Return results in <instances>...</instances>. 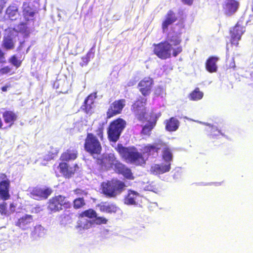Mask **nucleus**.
I'll use <instances>...</instances> for the list:
<instances>
[{"label": "nucleus", "mask_w": 253, "mask_h": 253, "mask_svg": "<svg viewBox=\"0 0 253 253\" xmlns=\"http://www.w3.org/2000/svg\"><path fill=\"white\" fill-rule=\"evenodd\" d=\"M153 53L161 60H166L171 57H176L182 51V47L181 46L175 48H171V44L168 41H163L158 43H154Z\"/></svg>", "instance_id": "obj_1"}, {"label": "nucleus", "mask_w": 253, "mask_h": 253, "mask_svg": "<svg viewBox=\"0 0 253 253\" xmlns=\"http://www.w3.org/2000/svg\"><path fill=\"white\" fill-rule=\"evenodd\" d=\"M115 149L121 157L126 161L136 165L145 164V160L142 154L136 150L135 148L125 147L120 143L118 144Z\"/></svg>", "instance_id": "obj_2"}, {"label": "nucleus", "mask_w": 253, "mask_h": 253, "mask_svg": "<svg viewBox=\"0 0 253 253\" xmlns=\"http://www.w3.org/2000/svg\"><path fill=\"white\" fill-rule=\"evenodd\" d=\"M126 126V121L121 118H117L111 121L109 123L108 130H107L109 141L113 142L118 141Z\"/></svg>", "instance_id": "obj_3"}, {"label": "nucleus", "mask_w": 253, "mask_h": 253, "mask_svg": "<svg viewBox=\"0 0 253 253\" xmlns=\"http://www.w3.org/2000/svg\"><path fill=\"white\" fill-rule=\"evenodd\" d=\"M71 208V203L65 196L59 195L54 196L47 202V209L50 213L59 212L63 209H69Z\"/></svg>", "instance_id": "obj_4"}, {"label": "nucleus", "mask_w": 253, "mask_h": 253, "mask_svg": "<svg viewBox=\"0 0 253 253\" xmlns=\"http://www.w3.org/2000/svg\"><path fill=\"white\" fill-rule=\"evenodd\" d=\"M84 148L87 153L92 156L100 155L102 151L101 144L92 133H88L86 135Z\"/></svg>", "instance_id": "obj_5"}, {"label": "nucleus", "mask_w": 253, "mask_h": 253, "mask_svg": "<svg viewBox=\"0 0 253 253\" xmlns=\"http://www.w3.org/2000/svg\"><path fill=\"white\" fill-rule=\"evenodd\" d=\"M146 102V98L140 97L133 102L130 107V110L134 114L135 118L139 121H145L146 119L147 110L145 107Z\"/></svg>", "instance_id": "obj_6"}, {"label": "nucleus", "mask_w": 253, "mask_h": 253, "mask_svg": "<svg viewBox=\"0 0 253 253\" xmlns=\"http://www.w3.org/2000/svg\"><path fill=\"white\" fill-rule=\"evenodd\" d=\"M126 106V100L125 99H120L114 101L109 106L106 112L107 119L121 114L123 110V108Z\"/></svg>", "instance_id": "obj_7"}, {"label": "nucleus", "mask_w": 253, "mask_h": 253, "mask_svg": "<svg viewBox=\"0 0 253 253\" xmlns=\"http://www.w3.org/2000/svg\"><path fill=\"white\" fill-rule=\"evenodd\" d=\"M10 180L4 173H0V199L6 201L10 199Z\"/></svg>", "instance_id": "obj_8"}, {"label": "nucleus", "mask_w": 253, "mask_h": 253, "mask_svg": "<svg viewBox=\"0 0 253 253\" xmlns=\"http://www.w3.org/2000/svg\"><path fill=\"white\" fill-rule=\"evenodd\" d=\"M52 193V190L50 188H42L36 186L31 190L30 196L35 200L41 201L47 199Z\"/></svg>", "instance_id": "obj_9"}, {"label": "nucleus", "mask_w": 253, "mask_h": 253, "mask_svg": "<svg viewBox=\"0 0 253 253\" xmlns=\"http://www.w3.org/2000/svg\"><path fill=\"white\" fill-rule=\"evenodd\" d=\"M59 169L60 173L66 178H70L74 173L78 171L79 169L78 165L74 164L73 166H69L67 162H60L59 166L57 167Z\"/></svg>", "instance_id": "obj_10"}, {"label": "nucleus", "mask_w": 253, "mask_h": 253, "mask_svg": "<svg viewBox=\"0 0 253 253\" xmlns=\"http://www.w3.org/2000/svg\"><path fill=\"white\" fill-rule=\"evenodd\" d=\"M153 85V79L149 77H146L140 81L138 84H137V87H138L139 91L142 95L144 96H147L151 93Z\"/></svg>", "instance_id": "obj_11"}, {"label": "nucleus", "mask_w": 253, "mask_h": 253, "mask_svg": "<svg viewBox=\"0 0 253 253\" xmlns=\"http://www.w3.org/2000/svg\"><path fill=\"white\" fill-rule=\"evenodd\" d=\"M244 32V26L238 22L231 31V40H230V41H231V44L238 46L239 41L241 40V36Z\"/></svg>", "instance_id": "obj_12"}, {"label": "nucleus", "mask_w": 253, "mask_h": 253, "mask_svg": "<svg viewBox=\"0 0 253 253\" xmlns=\"http://www.w3.org/2000/svg\"><path fill=\"white\" fill-rule=\"evenodd\" d=\"M114 169L116 173L122 175L124 178L128 180L134 179V176L130 168L119 162H117L114 164Z\"/></svg>", "instance_id": "obj_13"}, {"label": "nucleus", "mask_w": 253, "mask_h": 253, "mask_svg": "<svg viewBox=\"0 0 253 253\" xmlns=\"http://www.w3.org/2000/svg\"><path fill=\"white\" fill-rule=\"evenodd\" d=\"M96 98V95H95V93L88 94L81 106V110L84 112L85 114H91L92 109L94 108L95 99Z\"/></svg>", "instance_id": "obj_14"}, {"label": "nucleus", "mask_w": 253, "mask_h": 253, "mask_svg": "<svg viewBox=\"0 0 253 253\" xmlns=\"http://www.w3.org/2000/svg\"><path fill=\"white\" fill-rule=\"evenodd\" d=\"M164 146H165V143L161 141L153 144H149L144 145L142 148V154L145 155L148 157L157 155L161 147H164Z\"/></svg>", "instance_id": "obj_15"}, {"label": "nucleus", "mask_w": 253, "mask_h": 253, "mask_svg": "<svg viewBox=\"0 0 253 253\" xmlns=\"http://www.w3.org/2000/svg\"><path fill=\"white\" fill-rule=\"evenodd\" d=\"M161 116V114H154L152 112L150 114V120L148 124L144 125L142 129V133L146 135H150L152 130L156 125L158 118Z\"/></svg>", "instance_id": "obj_16"}, {"label": "nucleus", "mask_w": 253, "mask_h": 253, "mask_svg": "<svg viewBox=\"0 0 253 253\" xmlns=\"http://www.w3.org/2000/svg\"><path fill=\"white\" fill-rule=\"evenodd\" d=\"M177 20V17L174 11L172 10L168 11L165 15V18L163 20L162 24H161V28H162L163 32H164L167 31L169 27Z\"/></svg>", "instance_id": "obj_17"}, {"label": "nucleus", "mask_w": 253, "mask_h": 253, "mask_svg": "<svg viewBox=\"0 0 253 253\" xmlns=\"http://www.w3.org/2000/svg\"><path fill=\"white\" fill-rule=\"evenodd\" d=\"M170 163H166V164H154L151 166V173L158 175L169 172L170 169Z\"/></svg>", "instance_id": "obj_18"}, {"label": "nucleus", "mask_w": 253, "mask_h": 253, "mask_svg": "<svg viewBox=\"0 0 253 253\" xmlns=\"http://www.w3.org/2000/svg\"><path fill=\"white\" fill-rule=\"evenodd\" d=\"M239 6V2L236 0H226L224 6L225 15L230 16L233 15L238 9Z\"/></svg>", "instance_id": "obj_19"}, {"label": "nucleus", "mask_w": 253, "mask_h": 253, "mask_svg": "<svg viewBox=\"0 0 253 253\" xmlns=\"http://www.w3.org/2000/svg\"><path fill=\"white\" fill-rule=\"evenodd\" d=\"M12 32V30H9V33L3 37L2 47L6 50L13 49L15 47L14 37Z\"/></svg>", "instance_id": "obj_20"}, {"label": "nucleus", "mask_w": 253, "mask_h": 253, "mask_svg": "<svg viewBox=\"0 0 253 253\" xmlns=\"http://www.w3.org/2000/svg\"><path fill=\"white\" fill-rule=\"evenodd\" d=\"M97 207L100 212L109 214L116 213L119 209L115 204L108 202H101L97 205Z\"/></svg>", "instance_id": "obj_21"}, {"label": "nucleus", "mask_w": 253, "mask_h": 253, "mask_svg": "<svg viewBox=\"0 0 253 253\" xmlns=\"http://www.w3.org/2000/svg\"><path fill=\"white\" fill-rule=\"evenodd\" d=\"M78 156V151L75 149L70 148L62 153L59 159L62 162H68L75 160Z\"/></svg>", "instance_id": "obj_22"}, {"label": "nucleus", "mask_w": 253, "mask_h": 253, "mask_svg": "<svg viewBox=\"0 0 253 253\" xmlns=\"http://www.w3.org/2000/svg\"><path fill=\"white\" fill-rule=\"evenodd\" d=\"M2 118L4 123L8 125L7 127H11L17 121V115L14 111L9 110L2 113Z\"/></svg>", "instance_id": "obj_23"}, {"label": "nucleus", "mask_w": 253, "mask_h": 253, "mask_svg": "<svg viewBox=\"0 0 253 253\" xmlns=\"http://www.w3.org/2000/svg\"><path fill=\"white\" fill-rule=\"evenodd\" d=\"M109 181L111 186L113 187V189L114 192H115L116 196L121 194V193L125 190L126 186L125 183L123 181L118 179H113L111 180H109Z\"/></svg>", "instance_id": "obj_24"}, {"label": "nucleus", "mask_w": 253, "mask_h": 253, "mask_svg": "<svg viewBox=\"0 0 253 253\" xmlns=\"http://www.w3.org/2000/svg\"><path fill=\"white\" fill-rule=\"evenodd\" d=\"M179 127V121L175 117H170L165 121V129L169 132L175 131Z\"/></svg>", "instance_id": "obj_25"}, {"label": "nucleus", "mask_w": 253, "mask_h": 253, "mask_svg": "<svg viewBox=\"0 0 253 253\" xmlns=\"http://www.w3.org/2000/svg\"><path fill=\"white\" fill-rule=\"evenodd\" d=\"M101 186L102 193L108 198H114L116 196V194L109 180L102 182Z\"/></svg>", "instance_id": "obj_26"}, {"label": "nucleus", "mask_w": 253, "mask_h": 253, "mask_svg": "<svg viewBox=\"0 0 253 253\" xmlns=\"http://www.w3.org/2000/svg\"><path fill=\"white\" fill-rule=\"evenodd\" d=\"M117 162L119 161L115 160L113 157L111 156H106L100 160L99 163L102 169H108L110 168H114V164Z\"/></svg>", "instance_id": "obj_27"}, {"label": "nucleus", "mask_w": 253, "mask_h": 253, "mask_svg": "<svg viewBox=\"0 0 253 253\" xmlns=\"http://www.w3.org/2000/svg\"><path fill=\"white\" fill-rule=\"evenodd\" d=\"M140 197L139 194L134 191L128 190L127 195L125 198V203L127 205H134L136 200Z\"/></svg>", "instance_id": "obj_28"}, {"label": "nucleus", "mask_w": 253, "mask_h": 253, "mask_svg": "<svg viewBox=\"0 0 253 253\" xmlns=\"http://www.w3.org/2000/svg\"><path fill=\"white\" fill-rule=\"evenodd\" d=\"M218 58L214 57L208 58L206 62V68L210 73H214L217 71V62Z\"/></svg>", "instance_id": "obj_29"}, {"label": "nucleus", "mask_w": 253, "mask_h": 253, "mask_svg": "<svg viewBox=\"0 0 253 253\" xmlns=\"http://www.w3.org/2000/svg\"><path fill=\"white\" fill-rule=\"evenodd\" d=\"M23 13L24 18L26 20H29L32 19L35 15V12L33 10L31 7L29 5L27 2H24L23 5Z\"/></svg>", "instance_id": "obj_30"}, {"label": "nucleus", "mask_w": 253, "mask_h": 253, "mask_svg": "<svg viewBox=\"0 0 253 253\" xmlns=\"http://www.w3.org/2000/svg\"><path fill=\"white\" fill-rule=\"evenodd\" d=\"M8 17L11 20L16 19V16L19 14L18 13V7L15 5H10L8 6L5 11Z\"/></svg>", "instance_id": "obj_31"}, {"label": "nucleus", "mask_w": 253, "mask_h": 253, "mask_svg": "<svg viewBox=\"0 0 253 253\" xmlns=\"http://www.w3.org/2000/svg\"><path fill=\"white\" fill-rule=\"evenodd\" d=\"M32 221V216L30 214H26L17 220V226L24 228L25 226L30 224Z\"/></svg>", "instance_id": "obj_32"}, {"label": "nucleus", "mask_w": 253, "mask_h": 253, "mask_svg": "<svg viewBox=\"0 0 253 253\" xmlns=\"http://www.w3.org/2000/svg\"><path fill=\"white\" fill-rule=\"evenodd\" d=\"M162 157L166 163H170L172 160V154H171L170 149L166 145L164 146Z\"/></svg>", "instance_id": "obj_33"}, {"label": "nucleus", "mask_w": 253, "mask_h": 253, "mask_svg": "<svg viewBox=\"0 0 253 253\" xmlns=\"http://www.w3.org/2000/svg\"><path fill=\"white\" fill-rule=\"evenodd\" d=\"M203 93L199 90L198 87H196L193 91L190 93L189 97L192 101H198L203 97Z\"/></svg>", "instance_id": "obj_34"}, {"label": "nucleus", "mask_w": 253, "mask_h": 253, "mask_svg": "<svg viewBox=\"0 0 253 253\" xmlns=\"http://www.w3.org/2000/svg\"><path fill=\"white\" fill-rule=\"evenodd\" d=\"M81 217L95 218L97 216L96 211L92 209H87L80 214Z\"/></svg>", "instance_id": "obj_35"}, {"label": "nucleus", "mask_w": 253, "mask_h": 253, "mask_svg": "<svg viewBox=\"0 0 253 253\" xmlns=\"http://www.w3.org/2000/svg\"><path fill=\"white\" fill-rule=\"evenodd\" d=\"M73 215L72 212H64L59 216L60 221L62 223H70L72 220Z\"/></svg>", "instance_id": "obj_36"}, {"label": "nucleus", "mask_w": 253, "mask_h": 253, "mask_svg": "<svg viewBox=\"0 0 253 253\" xmlns=\"http://www.w3.org/2000/svg\"><path fill=\"white\" fill-rule=\"evenodd\" d=\"M166 41H168L169 43H171L172 44L171 45L177 46L181 43L182 40L179 36L176 34H175L170 36L169 38H168V40Z\"/></svg>", "instance_id": "obj_37"}, {"label": "nucleus", "mask_w": 253, "mask_h": 253, "mask_svg": "<svg viewBox=\"0 0 253 253\" xmlns=\"http://www.w3.org/2000/svg\"><path fill=\"white\" fill-rule=\"evenodd\" d=\"M85 205V201L83 197H79L73 201V207L75 209H80Z\"/></svg>", "instance_id": "obj_38"}, {"label": "nucleus", "mask_w": 253, "mask_h": 253, "mask_svg": "<svg viewBox=\"0 0 253 253\" xmlns=\"http://www.w3.org/2000/svg\"><path fill=\"white\" fill-rule=\"evenodd\" d=\"M93 56V52L91 51V50L88 51L87 54H86L85 56L81 57V61L80 63V65L81 67L85 66L87 65L88 62L90 61V57H92Z\"/></svg>", "instance_id": "obj_39"}, {"label": "nucleus", "mask_w": 253, "mask_h": 253, "mask_svg": "<svg viewBox=\"0 0 253 253\" xmlns=\"http://www.w3.org/2000/svg\"><path fill=\"white\" fill-rule=\"evenodd\" d=\"M9 62L10 64L15 66L17 68L20 67L21 65V61L18 60L16 55H12L9 59Z\"/></svg>", "instance_id": "obj_40"}, {"label": "nucleus", "mask_w": 253, "mask_h": 253, "mask_svg": "<svg viewBox=\"0 0 253 253\" xmlns=\"http://www.w3.org/2000/svg\"><path fill=\"white\" fill-rule=\"evenodd\" d=\"M95 132H96L98 137H99L100 139L102 140L104 137V126H103V125H99L96 130H95Z\"/></svg>", "instance_id": "obj_41"}, {"label": "nucleus", "mask_w": 253, "mask_h": 253, "mask_svg": "<svg viewBox=\"0 0 253 253\" xmlns=\"http://www.w3.org/2000/svg\"><path fill=\"white\" fill-rule=\"evenodd\" d=\"M94 218L95 222H96V223L98 225L106 224L108 221V220L104 216H97L96 217Z\"/></svg>", "instance_id": "obj_42"}, {"label": "nucleus", "mask_w": 253, "mask_h": 253, "mask_svg": "<svg viewBox=\"0 0 253 253\" xmlns=\"http://www.w3.org/2000/svg\"><path fill=\"white\" fill-rule=\"evenodd\" d=\"M0 213L1 215L7 214V203L5 202L0 204Z\"/></svg>", "instance_id": "obj_43"}, {"label": "nucleus", "mask_w": 253, "mask_h": 253, "mask_svg": "<svg viewBox=\"0 0 253 253\" xmlns=\"http://www.w3.org/2000/svg\"><path fill=\"white\" fill-rule=\"evenodd\" d=\"M73 192L74 194L78 196H86L87 195V193L85 190L80 188H76L74 190Z\"/></svg>", "instance_id": "obj_44"}, {"label": "nucleus", "mask_w": 253, "mask_h": 253, "mask_svg": "<svg viewBox=\"0 0 253 253\" xmlns=\"http://www.w3.org/2000/svg\"><path fill=\"white\" fill-rule=\"evenodd\" d=\"M10 71V68L6 66L0 69V74L2 75L6 74Z\"/></svg>", "instance_id": "obj_45"}, {"label": "nucleus", "mask_w": 253, "mask_h": 253, "mask_svg": "<svg viewBox=\"0 0 253 253\" xmlns=\"http://www.w3.org/2000/svg\"><path fill=\"white\" fill-rule=\"evenodd\" d=\"M183 4L191 6L193 4L194 0H181Z\"/></svg>", "instance_id": "obj_46"}, {"label": "nucleus", "mask_w": 253, "mask_h": 253, "mask_svg": "<svg viewBox=\"0 0 253 253\" xmlns=\"http://www.w3.org/2000/svg\"><path fill=\"white\" fill-rule=\"evenodd\" d=\"M229 64L227 63V60L226 61V66L227 68H232L234 67V62L233 59L231 58L229 59Z\"/></svg>", "instance_id": "obj_47"}, {"label": "nucleus", "mask_w": 253, "mask_h": 253, "mask_svg": "<svg viewBox=\"0 0 253 253\" xmlns=\"http://www.w3.org/2000/svg\"><path fill=\"white\" fill-rule=\"evenodd\" d=\"M10 87H11V85L10 84L6 85H4V86L1 87V90H2V91H3V92H5V91H7V89H8L9 88H10Z\"/></svg>", "instance_id": "obj_48"}, {"label": "nucleus", "mask_w": 253, "mask_h": 253, "mask_svg": "<svg viewBox=\"0 0 253 253\" xmlns=\"http://www.w3.org/2000/svg\"><path fill=\"white\" fill-rule=\"evenodd\" d=\"M5 59L4 52L0 48V61H2Z\"/></svg>", "instance_id": "obj_49"}, {"label": "nucleus", "mask_w": 253, "mask_h": 253, "mask_svg": "<svg viewBox=\"0 0 253 253\" xmlns=\"http://www.w3.org/2000/svg\"><path fill=\"white\" fill-rule=\"evenodd\" d=\"M3 126V123H2V121H1V118L0 117V129H6V128H8V127H7V126H5L4 127H2Z\"/></svg>", "instance_id": "obj_50"}, {"label": "nucleus", "mask_w": 253, "mask_h": 253, "mask_svg": "<svg viewBox=\"0 0 253 253\" xmlns=\"http://www.w3.org/2000/svg\"><path fill=\"white\" fill-rule=\"evenodd\" d=\"M57 155V153L55 152L54 153H52V155H49V157H47V160H51L55 156V155Z\"/></svg>", "instance_id": "obj_51"}, {"label": "nucleus", "mask_w": 253, "mask_h": 253, "mask_svg": "<svg viewBox=\"0 0 253 253\" xmlns=\"http://www.w3.org/2000/svg\"><path fill=\"white\" fill-rule=\"evenodd\" d=\"M3 8V2L2 0H0V14L2 11Z\"/></svg>", "instance_id": "obj_52"}, {"label": "nucleus", "mask_w": 253, "mask_h": 253, "mask_svg": "<svg viewBox=\"0 0 253 253\" xmlns=\"http://www.w3.org/2000/svg\"><path fill=\"white\" fill-rule=\"evenodd\" d=\"M15 205L13 203H10V208H15Z\"/></svg>", "instance_id": "obj_53"}, {"label": "nucleus", "mask_w": 253, "mask_h": 253, "mask_svg": "<svg viewBox=\"0 0 253 253\" xmlns=\"http://www.w3.org/2000/svg\"><path fill=\"white\" fill-rule=\"evenodd\" d=\"M252 11L253 12V4H252Z\"/></svg>", "instance_id": "obj_54"}, {"label": "nucleus", "mask_w": 253, "mask_h": 253, "mask_svg": "<svg viewBox=\"0 0 253 253\" xmlns=\"http://www.w3.org/2000/svg\"><path fill=\"white\" fill-rule=\"evenodd\" d=\"M1 37V33H0V38Z\"/></svg>", "instance_id": "obj_55"}, {"label": "nucleus", "mask_w": 253, "mask_h": 253, "mask_svg": "<svg viewBox=\"0 0 253 253\" xmlns=\"http://www.w3.org/2000/svg\"><path fill=\"white\" fill-rule=\"evenodd\" d=\"M29 0V1H30V0Z\"/></svg>", "instance_id": "obj_56"}]
</instances>
